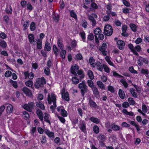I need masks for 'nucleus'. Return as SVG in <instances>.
<instances>
[{"label": "nucleus", "mask_w": 149, "mask_h": 149, "mask_svg": "<svg viewBox=\"0 0 149 149\" xmlns=\"http://www.w3.org/2000/svg\"><path fill=\"white\" fill-rule=\"evenodd\" d=\"M47 101L48 103L51 104L52 102L53 105L50 106V108L52 111L54 110L56 106V98L55 94L52 93L51 94H49L48 95Z\"/></svg>", "instance_id": "obj_1"}, {"label": "nucleus", "mask_w": 149, "mask_h": 149, "mask_svg": "<svg viewBox=\"0 0 149 149\" xmlns=\"http://www.w3.org/2000/svg\"><path fill=\"white\" fill-rule=\"evenodd\" d=\"M46 83L44 77L38 78L35 84V88H38L41 87L43 84H45Z\"/></svg>", "instance_id": "obj_2"}, {"label": "nucleus", "mask_w": 149, "mask_h": 149, "mask_svg": "<svg viewBox=\"0 0 149 149\" xmlns=\"http://www.w3.org/2000/svg\"><path fill=\"white\" fill-rule=\"evenodd\" d=\"M78 87L81 90V94L84 96V92L86 91L87 88L85 81H83L81 83H80L78 85Z\"/></svg>", "instance_id": "obj_3"}, {"label": "nucleus", "mask_w": 149, "mask_h": 149, "mask_svg": "<svg viewBox=\"0 0 149 149\" xmlns=\"http://www.w3.org/2000/svg\"><path fill=\"white\" fill-rule=\"evenodd\" d=\"M105 34L108 36H110L112 33L113 30L111 26L109 24L106 25L104 28Z\"/></svg>", "instance_id": "obj_4"}, {"label": "nucleus", "mask_w": 149, "mask_h": 149, "mask_svg": "<svg viewBox=\"0 0 149 149\" xmlns=\"http://www.w3.org/2000/svg\"><path fill=\"white\" fill-rule=\"evenodd\" d=\"M97 15L95 14H92L88 16V18L91 22L92 25L93 27L95 26L97 24V22L95 19L97 18Z\"/></svg>", "instance_id": "obj_5"}, {"label": "nucleus", "mask_w": 149, "mask_h": 149, "mask_svg": "<svg viewBox=\"0 0 149 149\" xmlns=\"http://www.w3.org/2000/svg\"><path fill=\"white\" fill-rule=\"evenodd\" d=\"M34 105V102H30L28 104H26L23 106V108L29 111H31Z\"/></svg>", "instance_id": "obj_6"}, {"label": "nucleus", "mask_w": 149, "mask_h": 149, "mask_svg": "<svg viewBox=\"0 0 149 149\" xmlns=\"http://www.w3.org/2000/svg\"><path fill=\"white\" fill-rule=\"evenodd\" d=\"M61 92L62 98L67 101H68L69 100L68 93L67 92H65V89L63 88Z\"/></svg>", "instance_id": "obj_7"}, {"label": "nucleus", "mask_w": 149, "mask_h": 149, "mask_svg": "<svg viewBox=\"0 0 149 149\" xmlns=\"http://www.w3.org/2000/svg\"><path fill=\"white\" fill-rule=\"evenodd\" d=\"M107 47V44L106 43H104L99 49L102 52V54L104 56L106 55L107 53V52L105 51Z\"/></svg>", "instance_id": "obj_8"}, {"label": "nucleus", "mask_w": 149, "mask_h": 149, "mask_svg": "<svg viewBox=\"0 0 149 149\" xmlns=\"http://www.w3.org/2000/svg\"><path fill=\"white\" fill-rule=\"evenodd\" d=\"M79 66L75 64L74 66H72L71 68V73L74 75H76L77 74V72L78 70L79 69Z\"/></svg>", "instance_id": "obj_9"}, {"label": "nucleus", "mask_w": 149, "mask_h": 149, "mask_svg": "<svg viewBox=\"0 0 149 149\" xmlns=\"http://www.w3.org/2000/svg\"><path fill=\"white\" fill-rule=\"evenodd\" d=\"M28 39L29 42L32 44L35 45L36 44V42L34 40V36L31 34H30L28 36Z\"/></svg>", "instance_id": "obj_10"}, {"label": "nucleus", "mask_w": 149, "mask_h": 149, "mask_svg": "<svg viewBox=\"0 0 149 149\" xmlns=\"http://www.w3.org/2000/svg\"><path fill=\"white\" fill-rule=\"evenodd\" d=\"M5 106L6 107V111L8 114H10L13 112V106L11 104H6Z\"/></svg>", "instance_id": "obj_11"}, {"label": "nucleus", "mask_w": 149, "mask_h": 149, "mask_svg": "<svg viewBox=\"0 0 149 149\" xmlns=\"http://www.w3.org/2000/svg\"><path fill=\"white\" fill-rule=\"evenodd\" d=\"M93 92V93L96 98H99L100 96L99 95V92L98 91L97 88L95 86L91 88Z\"/></svg>", "instance_id": "obj_12"}, {"label": "nucleus", "mask_w": 149, "mask_h": 149, "mask_svg": "<svg viewBox=\"0 0 149 149\" xmlns=\"http://www.w3.org/2000/svg\"><path fill=\"white\" fill-rule=\"evenodd\" d=\"M118 47L120 50H123L125 45L124 42L121 40H118L117 42Z\"/></svg>", "instance_id": "obj_13"}, {"label": "nucleus", "mask_w": 149, "mask_h": 149, "mask_svg": "<svg viewBox=\"0 0 149 149\" xmlns=\"http://www.w3.org/2000/svg\"><path fill=\"white\" fill-rule=\"evenodd\" d=\"M24 75L25 79L27 78L28 77L29 79H32L34 76V74L32 72H31L29 73L28 72H26L24 73Z\"/></svg>", "instance_id": "obj_14"}, {"label": "nucleus", "mask_w": 149, "mask_h": 149, "mask_svg": "<svg viewBox=\"0 0 149 149\" xmlns=\"http://www.w3.org/2000/svg\"><path fill=\"white\" fill-rule=\"evenodd\" d=\"M22 90L26 96L29 97H31V96L32 93L31 91L27 88H24L22 89Z\"/></svg>", "instance_id": "obj_15"}, {"label": "nucleus", "mask_w": 149, "mask_h": 149, "mask_svg": "<svg viewBox=\"0 0 149 149\" xmlns=\"http://www.w3.org/2000/svg\"><path fill=\"white\" fill-rule=\"evenodd\" d=\"M95 67L98 70L101 72H102L103 71V65H102L101 63L100 62L97 61L96 62Z\"/></svg>", "instance_id": "obj_16"}, {"label": "nucleus", "mask_w": 149, "mask_h": 149, "mask_svg": "<svg viewBox=\"0 0 149 149\" xmlns=\"http://www.w3.org/2000/svg\"><path fill=\"white\" fill-rule=\"evenodd\" d=\"M45 133L50 138L54 137V133L48 130H45L44 131Z\"/></svg>", "instance_id": "obj_17"}, {"label": "nucleus", "mask_w": 149, "mask_h": 149, "mask_svg": "<svg viewBox=\"0 0 149 149\" xmlns=\"http://www.w3.org/2000/svg\"><path fill=\"white\" fill-rule=\"evenodd\" d=\"M89 62L91 67L94 68L95 67V60L92 57H91L89 59Z\"/></svg>", "instance_id": "obj_18"}, {"label": "nucleus", "mask_w": 149, "mask_h": 149, "mask_svg": "<svg viewBox=\"0 0 149 149\" xmlns=\"http://www.w3.org/2000/svg\"><path fill=\"white\" fill-rule=\"evenodd\" d=\"M97 85L98 87L102 90H104L105 89V86L103 83L101 81H98L96 82Z\"/></svg>", "instance_id": "obj_19"}, {"label": "nucleus", "mask_w": 149, "mask_h": 149, "mask_svg": "<svg viewBox=\"0 0 149 149\" xmlns=\"http://www.w3.org/2000/svg\"><path fill=\"white\" fill-rule=\"evenodd\" d=\"M37 114L39 118L42 122L43 121V117L42 116V113L41 110L38 109L37 111Z\"/></svg>", "instance_id": "obj_20"}, {"label": "nucleus", "mask_w": 149, "mask_h": 149, "mask_svg": "<svg viewBox=\"0 0 149 149\" xmlns=\"http://www.w3.org/2000/svg\"><path fill=\"white\" fill-rule=\"evenodd\" d=\"M44 118L45 121L50 124V122L49 120L50 116L49 114L46 113H45L44 114Z\"/></svg>", "instance_id": "obj_21"}, {"label": "nucleus", "mask_w": 149, "mask_h": 149, "mask_svg": "<svg viewBox=\"0 0 149 149\" xmlns=\"http://www.w3.org/2000/svg\"><path fill=\"white\" fill-rule=\"evenodd\" d=\"M128 46L129 48L130 49L131 51L133 52L134 54L138 56V54L136 52V51L134 50V47L133 46V45L132 44H130L128 45Z\"/></svg>", "instance_id": "obj_22"}, {"label": "nucleus", "mask_w": 149, "mask_h": 149, "mask_svg": "<svg viewBox=\"0 0 149 149\" xmlns=\"http://www.w3.org/2000/svg\"><path fill=\"white\" fill-rule=\"evenodd\" d=\"M63 41L62 39L59 38L58 40V45L61 49H63Z\"/></svg>", "instance_id": "obj_23"}, {"label": "nucleus", "mask_w": 149, "mask_h": 149, "mask_svg": "<svg viewBox=\"0 0 149 149\" xmlns=\"http://www.w3.org/2000/svg\"><path fill=\"white\" fill-rule=\"evenodd\" d=\"M130 91L133 97L135 98L138 97V95L134 89L131 88L130 89Z\"/></svg>", "instance_id": "obj_24"}, {"label": "nucleus", "mask_w": 149, "mask_h": 149, "mask_svg": "<svg viewBox=\"0 0 149 149\" xmlns=\"http://www.w3.org/2000/svg\"><path fill=\"white\" fill-rule=\"evenodd\" d=\"M79 128L83 132L85 133L86 132V127L85 124L82 123L79 125Z\"/></svg>", "instance_id": "obj_25"}, {"label": "nucleus", "mask_w": 149, "mask_h": 149, "mask_svg": "<svg viewBox=\"0 0 149 149\" xmlns=\"http://www.w3.org/2000/svg\"><path fill=\"white\" fill-rule=\"evenodd\" d=\"M122 113L125 114L126 115L131 116H133L134 115L133 112H132V111L128 112L126 109H123L122 110Z\"/></svg>", "instance_id": "obj_26"}, {"label": "nucleus", "mask_w": 149, "mask_h": 149, "mask_svg": "<svg viewBox=\"0 0 149 149\" xmlns=\"http://www.w3.org/2000/svg\"><path fill=\"white\" fill-rule=\"evenodd\" d=\"M118 95L122 99H123L125 95L124 92L121 89H120L118 91Z\"/></svg>", "instance_id": "obj_27"}, {"label": "nucleus", "mask_w": 149, "mask_h": 149, "mask_svg": "<svg viewBox=\"0 0 149 149\" xmlns=\"http://www.w3.org/2000/svg\"><path fill=\"white\" fill-rule=\"evenodd\" d=\"M44 48L47 51H49L51 50V46L49 42L46 40L45 45Z\"/></svg>", "instance_id": "obj_28"}, {"label": "nucleus", "mask_w": 149, "mask_h": 149, "mask_svg": "<svg viewBox=\"0 0 149 149\" xmlns=\"http://www.w3.org/2000/svg\"><path fill=\"white\" fill-rule=\"evenodd\" d=\"M87 74L89 77L90 79L92 80L94 79V75L92 71L90 70H89L87 71Z\"/></svg>", "instance_id": "obj_29"}, {"label": "nucleus", "mask_w": 149, "mask_h": 149, "mask_svg": "<svg viewBox=\"0 0 149 149\" xmlns=\"http://www.w3.org/2000/svg\"><path fill=\"white\" fill-rule=\"evenodd\" d=\"M42 40L38 39L37 40V48L38 49H41L42 47Z\"/></svg>", "instance_id": "obj_30"}, {"label": "nucleus", "mask_w": 149, "mask_h": 149, "mask_svg": "<svg viewBox=\"0 0 149 149\" xmlns=\"http://www.w3.org/2000/svg\"><path fill=\"white\" fill-rule=\"evenodd\" d=\"M90 120L96 124H98L100 122V120L97 118L91 117L90 118Z\"/></svg>", "instance_id": "obj_31"}, {"label": "nucleus", "mask_w": 149, "mask_h": 149, "mask_svg": "<svg viewBox=\"0 0 149 149\" xmlns=\"http://www.w3.org/2000/svg\"><path fill=\"white\" fill-rule=\"evenodd\" d=\"M36 106L42 110L45 109L44 104L40 102H37L36 104Z\"/></svg>", "instance_id": "obj_32"}, {"label": "nucleus", "mask_w": 149, "mask_h": 149, "mask_svg": "<svg viewBox=\"0 0 149 149\" xmlns=\"http://www.w3.org/2000/svg\"><path fill=\"white\" fill-rule=\"evenodd\" d=\"M102 31L99 28H96L94 31V33L95 34V36L97 37V35H99L101 33Z\"/></svg>", "instance_id": "obj_33"}, {"label": "nucleus", "mask_w": 149, "mask_h": 149, "mask_svg": "<svg viewBox=\"0 0 149 149\" xmlns=\"http://www.w3.org/2000/svg\"><path fill=\"white\" fill-rule=\"evenodd\" d=\"M0 46L2 48H5L7 46V44L5 41L0 39Z\"/></svg>", "instance_id": "obj_34"}, {"label": "nucleus", "mask_w": 149, "mask_h": 149, "mask_svg": "<svg viewBox=\"0 0 149 149\" xmlns=\"http://www.w3.org/2000/svg\"><path fill=\"white\" fill-rule=\"evenodd\" d=\"M30 28L31 30L32 31H34L36 29V24L34 22H32L30 25Z\"/></svg>", "instance_id": "obj_35"}, {"label": "nucleus", "mask_w": 149, "mask_h": 149, "mask_svg": "<svg viewBox=\"0 0 149 149\" xmlns=\"http://www.w3.org/2000/svg\"><path fill=\"white\" fill-rule=\"evenodd\" d=\"M105 60L110 65L113 67H114V64L113 62L111 61L109 57L108 56H106L105 57Z\"/></svg>", "instance_id": "obj_36"}, {"label": "nucleus", "mask_w": 149, "mask_h": 149, "mask_svg": "<svg viewBox=\"0 0 149 149\" xmlns=\"http://www.w3.org/2000/svg\"><path fill=\"white\" fill-rule=\"evenodd\" d=\"M72 82L75 84H77L79 83V79L76 77H73L72 79Z\"/></svg>", "instance_id": "obj_37"}, {"label": "nucleus", "mask_w": 149, "mask_h": 149, "mask_svg": "<svg viewBox=\"0 0 149 149\" xmlns=\"http://www.w3.org/2000/svg\"><path fill=\"white\" fill-rule=\"evenodd\" d=\"M61 50V51L60 53V56L63 59H64L65 58L66 51L63 50V49Z\"/></svg>", "instance_id": "obj_38"}, {"label": "nucleus", "mask_w": 149, "mask_h": 149, "mask_svg": "<svg viewBox=\"0 0 149 149\" xmlns=\"http://www.w3.org/2000/svg\"><path fill=\"white\" fill-rule=\"evenodd\" d=\"M87 84L91 88H93L95 86L94 85V83L92 80H88L87 81Z\"/></svg>", "instance_id": "obj_39"}, {"label": "nucleus", "mask_w": 149, "mask_h": 149, "mask_svg": "<svg viewBox=\"0 0 149 149\" xmlns=\"http://www.w3.org/2000/svg\"><path fill=\"white\" fill-rule=\"evenodd\" d=\"M130 26L132 30L134 32H135L136 31V26L134 24H130Z\"/></svg>", "instance_id": "obj_40"}, {"label": "nucleus", "mask_w": 149, "mask_h": 149, "mask_svg": "<svg viewBox=\"0 0 149 149\" xmlns=\"http://www.w3.org/2000/svg\"><path fill=\"white\" fill-rule=\"evenodd\" d=\"M70 16L75 19H77V15L76 14L74 11L73 10H72L70 11Z\"/></svg>", "instance_id": "obj_41"}, {"label": "nucleus", "mask_w": 149, "mask_h": 149, "mask_svg": "<svg viewBox=\"0 0 149 149\" xmlns=\"http://www.w3.org/2000/svg\"><path fill=\"white\" fill-rule=\"evenodd\" d=\"M128 101L131 105H134L135 104V102L132 97H129L128 99Z\"/></svg>", "instance_id": "obj_42"}, {"label": "nucleus", "mask_w": 149, "mask_h": 149, "mask_svg": "<svg viewBox=\"0 0 149 149\" xmlns=\"http://www.w3.org/2000/svg\"><path fill=\"white\" fill-rule=\"evenodd\" d=\"M26 85L29 87H31L33 85V83L32 81L28 80L25 82Z\"/></svg>", "instance_id": "obj_43"}, {"label": "nucleus", "mask_w": 149, "mask_h": 149, "mask_svg": "<svg viewBox=\"0 0 149 149\" xmlns=\"http://www.w3.org/2000/svg\"><path fill=\"white\" fill-rule=\"evenodd\" d=\"M53 50L55 55L57 56L58 55V49L55 45L53 46Z\"/></svg>", "instance_id": "obj_44"}, {"label": "nucleus", "mask_w": 149, "mask_h": 149, "mask_svg": "<svg viewBox=\"0 0 149 149\" xmlns=\"http://www.w3.org/2000/svg\"><path fill=\"white\" fill-rule=\"evenodd\" d=\"M93 130L94 132L96 134H98L100 131L99 127L96 125H95L93 126Z\"/></svg>", "instance_id": "obj_45"}, {"label": "nucleus", "mask_w": 149, "mask_h": 149, "mask_svg": "<svg viewBox=\"0 0 149 149\" xmlns=\"http://www.w3.org/2000/svg\"><path fill=\"white\" fill-rule=\"evenodd\" d=\"M142 110L144 113H147L148 111V108L144 104H142Z\"/></svg>", "instance_id": "obj_46"}, {"label": "nucleus", "mask_w": 149, "mask_h": 149, "mask_svg": "<svg viewBox=\"0 0 149 149\" xmlns=\"http://www.w3.org/2000/svg\"><path fill=\"white\" fill-rule=\"evenodd\" d=\"M79 35L83 41L84 42H85L86 37L85 36V33L83 31L79 33Z\"/></svg>", "instance_id": "obj_47"}, {"label": "nucleus", "mask_w": 149, "mask_h": 149, "mask_svg": "<svg viewBox=\"0 0 149 149\" xmlns=\"http://www.w3.org/2000/svg\"><path fill=\"white\" fill-rule=\"evenodd\" d=\"M106 7L107 10V12L109 15H110V11L111 9V4L107 5L106 6Z\"/></svg>", "instance_id": "obj_48"}, {"label": "nucleus", "mask_w": 149, "mask_h": 149, "mask_svg": "<svg viewBox=\"0 0 149 149\" xmlns=\"http://www.w3.org/2000/svg\"><path fill=\"white\" fill-rule=\"evenodd\" d=\"M89 103L90 106L92 107H96L97 106V104L95 103L93 101V100H90L89 101Z\"/></svg>", "instance_id": "obj_49"}, {"label": "nucleus", "mask_w": 149, "mask_h": 149, "mask_svg": "<svg viewBox=\"0 0 149 149\" xmlns=\"http://www.w3.org/2000/svg\"><path fill=\"white\" fill-rule=\"evenodd\" d=\"M103 68L104 69L105 72L107 73L109 72L110 69L107 65L105 64H104L103 65Z\"/></svg>", "instance_id": "obj_50"}, {"label": "nucleus", "mask_w": 149, "mask_h": 149, "mask_svg": "<svg viewBox=\"0 0 149 149\" xmlns=\"http://www.w3.org/2000/svg\"><path fill=\"white\" fill-rule=\"evenodd\" d=\"M129 71L132 73L134 74H138L137 71L134 70L133 66L130 67L129 68Z\"/></svg>", "instance_id": "obj_51"}, {"label": "nucleus", "mask_w": 149, "mask_h": 149, "mask_svg": "<svg viewBox=\"0 0 149 149\" xmlns=\"http://www.w3.org/2000/svg\"><path fill=\"white\" fill-rule=\"evenodd\" d=\"M112 129L114 131H118L120 129V127L117 125H114L112 126Z\"/></svg>", "instance_id": "obj_52"}, {"label": "nucleus", "mask_w": 149, "mask_h": 149, "mask_svg": "<svg viewBox=\"0 0 149 149\" xmlns=\"http://www.w3.org/2000/svg\"><path fill=\"white\" fill-rule=\"evenodd\" d=\"M29 25V21H28L24 22L23 26L24 27V30H25L28 28Z\"/></svg>", "instance_id": "obj_53"}, {"label": "nucleus", "mask_w": 149, "mask_h": 149, "mask_svg": "<svg viewBox=\"0 0 149 149\" xmlns=\"http://www.w3.org/2000/svg\"><path fill=\"white\" fill-rule=\"evenodd\" d=\"M23 117L25 118L26 119H28L29 117V116L28 113L26 111H23Z\"/></svg>", "instance_id": "obj_54"}, {"label": "nucleus", "mask_w": 149, "mask_h": 149, "mask_svg": "<svg viewBox=\"0 0 149 149\" xmlns=\"http://www.w3.org/2000/svg\"><path fill=\"white\" fill-rule=\"evenodd\" d=\"M98 139L103 141L105 140V137L104 135L100 134L98 136Z\"/></svg>", "instance_id": "obj_55"}, {"label": "nucleus", "mask_w": 149, "mask_h": 149, "mask_svg": "<svg viewBox=\"0 0 149 149\" xmlns=\"http://www.w3.org/2000/svg\"><path fill=\"white\" fill-rule=\"evenodd\" d=\"M120 81L123 84L125 88H126L128 87V84L125 80L124 79H121Z\"/></svg>", "instance_id": "obj_56"}, {"label": "nucleus", "mask_w": 149, "mask_h": 149, "mask_svg": "<svg viewBox=\"0 0 149 149\" xmlns=\"http://www.w3.org/2000/svg\"><path fill=\"white\" fill-rule=\"evenodd\" d=\"M141 73L142 74H148L149 72L148 69H142L141 71Z\"/></svg>", "instance_id": "obj_57"}, {"label": "nucleus", "mask_w": 149, "mask_h": 149, "mask_svg": "<svg viewBox=\"0 0 149 149\" xmlns=\"http://www.w3.org/2000/svg\"><path fill=\"white\" fill-rule=\"evenodd\" d=\"M94 36L93 33H90L88 36V39L90 40H92L94 39Z\"/></svg>", "instance_id": "obj_58"}, {"label": "nucleus", "mask_w": 149, "mask_h": 149, "mask_svg": "<svg viewBox=\"0 0 149 149\" xmlns=\"http://www.w3.org/2000/svg\"><path fill=\"white\" fill-rule=\"evenodd\" d=\"M10 83L15 88H16L17 87V84L16 81L11 80L10 81Z\"/></svg>", "instance_id": "obj_59"}, {"label": "nucleus", "mask_w": 149, "mask_h": 149, "mask_svg": "<svg viewBox=\"0 0 149 149\" xmlns=\"http://www.w3.org/2000/svg\"><path fill=\"white\" fill-rule=\"evenodd\" d=\"M122 107H123L125 108H127L129 106H130V104L129 103L127 102H124L122 104Z\"/></svg>", "instance_id": "obj_60"}, {"label": "nucleus", "mask_w": 149, "mask_h": 149, "mask_svg": "<svg viewBox=\"0 0 149 149\" xmlns=\"http://www.w3.org/2000/svg\"><path fill=\"white\" fill-rule=\"evenodd\" d=\"M61 115L63 117H66L68 115L67 112L64 109L61 112Z\"/></svg>", "instance_id": "obj_61"}, {"label": "nucleus", "mask_w": 149, "mask_h": 149, "mask_svg": "<svg viewBox=\"0 0 149 149\" xmlns=\"http://www.w3.org/2000/svg\"><path fill=\"white\" fill-rule=\"evenodd\" d=\"M36 128L35 127H32L30 129V133L31 135H33L36 132Z\"/></svg>", "instance_id": "obj_62"}, {"label": "nucleus", "mask_w": 149, "mask_h": 149, "mask_svg": "<svg viewBox=\"0 0 149 149\" xmlns=\"http://www.w3.org/2000/svg\"><path fill=\"white\" fill-rule=\"evenodd\" d=\"M44 72L45 74L48 75L50 73V70L48 68H46L44 69Z\"/></svg>", "instance_id": "obj_63"}, {"label": "nucleus", "mask_w": 149, "mask_h": 149, "mask_svg": "<svg viewBox=\"0 0 149 149\" xmlns=\"http://www.w3.org/2000/svg\"><path fill=\"white\" fill-rule=\"evenodd\" d=\"M100 78L101 81L104 82H105L107 80V77L104 75L101 76L100 77Z\"/></svg>", "instance_id": "obj_64"}]
</instances>
